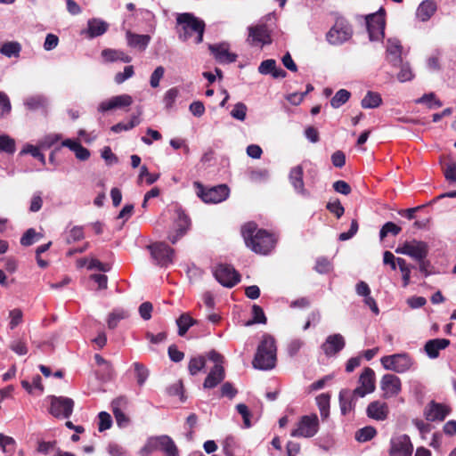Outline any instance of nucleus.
<instances>
[{
	"label": "nucleus",
	"mask_w": 456,
	"mask_h": 456,
	"mask_svg": "<svg viewBox=\"0 0 456 456\" xmlns=\"http://www.w3.org/2000/svg\"><path fill=\"white\" fill-rule=\"evenodd\" d=\"M436 11V3L432 0H425L419 5L416 16L419 20L427 21L434 15Z\"/></svg>",
	"instance_id": "33"
},
{
	"label": "nucleus",
	"mask_w": 456,
	"mask_h": 456,
	"mask_svg": "<svg viewBox=\"0 0 456 456\" xmlns=\"http://www.w3.org/2000/svg\"><path fill=\"white\" fill-rule=\"evenodd\" d=\"M109 28L107 22L100 19H91L87 22V28L86 34L88 38H94L103 35Z\"/></svg>",
	"instance_id": "31"
},
{
	"label": "nucleus",
	"mask_w": 456,
	"mask_h": 456,
	"mask_svg": "<svg viewBox=\"0 0 456 456\" xmlns=\"http://www.w3.org/2000/svg\"><path fill=\"white\" fill-rule=\"evenodd\" d=\"M381 95L377 92L368 91L361 102L363 109H375L381 105Z\"/></svg>",
	"instance_id": "36"
},
{
	"label": "nucleus",
	"mask_w": 456,
	"mask_h": 456,
	"mask_svg": "<svg viewBox=\"0 0 456 456\" xmlns=\"http://www.w3.org/2000/svg\"><path fill=\"white\" fill-rule=\"evenodd\" d=\"M42 235L36 232L35 229L29 228L20 238V244L25 247H28L38 240Z\"/></svg>",
	"instance_id": "48"
},
{
	"label": "nucleus",
	"mask_w": 456,
	"mask_h": 456,
	"mask_svg": "<svg viewBox=\"0 0 456 456\" xmlns=\"http://www.w3.org/2000/svg\"><path fill=\"white\" fill-rule=\"evenodd\" d=\"M163 452L166 456H178V450L168 436L150 437L140 450L141 456H149L153 452Z\"/></svg>",
	"instance_id": "4"
},
{
	"label": "nucleus",
	"mask_w": 456,
	"mask_h": 456,
	"mask_svg": "<svg viewBox=\"0 0 456 456\" xmlns=\"http://www.w3.org/2000/svg\"><path fill=\"white\" fill-rule=\"evenodd\" d=\"M74 402L68 397H51V405L49 411L55 418H69L73 411Z\"/></svg>",
	"instance_id": "15"
},
{
	"label": "nucleus",
	"mask_w": 456,
	"mask_h": 456,
	"mask_svg": "<svg viewBox=\"0 0 456 456\" xmlns=\"http://www.w3.org/2000/svg\"><path fill=\"white\" fill-rule=\"evenodd\" d=\"M206 366V358L203 355L193 357L190 360L188 364V370L191 375H197Z\"/></svg>",
	"instance_id": "40"
},
{
	"label": "nucleus",
	"mask_w": 456,
	"mask_h": 456,
	"mask_svg": "<svg viewBox=\"0 0 456 456\" xmlns=\"http://www.w3.org/2000/svg\"><path fill=\"white\" fill-rule=\"evenodd\" d=\"M449 345L450 340L447 338H435L427 341L424 349L429 358L436 359L439 356V351L445 349Z\"/></svg>",
	"instance_id": "27"
},
{
	"label": "nucleus",
	"mask_w": 456,
	"mask_h": 456,
	"mask_svg": "<svg viewBox=\"0 0 456 456\" xmlns=\"http://www.w3.org/2000/svg\"><path fill=\"white\" fill-rule=\"evenodd\" d=\"M258 72L262 75H272L273 78H284L287 76V72L277 67L276 61L273 59L263 61L258 66Z\"/></svg>",
	"instance_id": "25"
},
{
	"label": "nucleus",
	"mask_w": 456,
	"mask_h": 456,
	"mask_svg": "<svg viewBox=\"0 0 456 456\" xmlns=\"http://www.w3.org/2000/svg\"><path fill=\"white\" fill-rule=\"evenodd\" d=\"M216 279L224 287L232 288L240 281V274L230 265H218L214 272Z\"/></svg>",
	"instance_id": "14"
},
{
	"label": "nucleus",
	"mask_w": 456,
	"mask_h": 456,
	"mask_svg": "<svg viewBox=\"0 0 456 456\" xmlns=\"http://www.w3.org/2000/svg\"><path fill=\"white\" fill-rule=\"evenodd\" d=\"M128 316V314L126 311L124 310H114L112 313L110 314L108 317V327L110 329H114L117 327L119 321L126 318Z\"/></svg>",
	"instance_id": "49"
},
{
	"label": "nucleus",
	"mask_w": 456,
	"mask_h": 456,
	"mask_svg": "<svg viewBox=\"0 0 456 456\" xmlns=\"http://www.w3.org/2000/svg\"><path fill=\"white\" fill-rule=\"evenodd\" d=\"M321 417L322 420L326 419L330 415V395L328 393H322L316 397Z\"/></svg>",
	"instance_id": "37"
},
{
	"label": "nucleus",
	"mask_w": 456,
	"mask_h": 456,
	"mask_svg": "<svg viewBox=\"0 0 456 456\" xmlns=\"http://www.w3.org/2000/svg\"><path fill=\"white\" fill-rule=\"evenodd\" d=\"M140 122H141V120H140L139 117L134 115L131 118L130 121H128L127 123L120 122V123H118V124L114 125L113 126H111V131H113L114 133L128 131V130H131L132 128L135 127L136 126H138L140 124Z\"/></svg>",
	"instance_id": "44"
},
{
	"label": "nucleus",
	"mask_w": 456,
	"mask_h": 456,
	"mask_svg": "<svg viewBox=\"0 0 456 456\" xmlns=\"http://www.w3.org/2000/svg\"><path fill=\"white\" fill-rule=\"evenodd\" d=\"M385 10L380 8L376 13L366 17L367 30L370 41H379L384 37Z\"/></svg>",
	"instance_id": "8"
},
{
	"label": "nucleus",
	"mask_w": 456,
	"mask_h": 456,
	"mask_svg": "<svg viewBox=\"0 0 456 456\" xmlns=\"http://www.w3.org/2000/svg\"><path fill=\"white\" fill-rule=\"evenodd\" d=\"M391 456H411L413 445L407 435L398 436L391 439Z\"/></svg>",
	"instance_id": "17"
},
{
	"label": "nucleus",
	"mask_w": 456,
	"mask_h": 456,
	"mask_svg": "<svg viewBox=\"0 0 456 456\" xmlns=\"http://www.w3.org/2000/svg\"><path fill=\"white\" fill-rule=\"evenodd\" d=\"M205 28L204 20L191 12H183L176 15L175 30L178 38L183 42L188 41L195 34L194 42L200 44L203 41Z\"/></svg>",
	"instance_id": "2"
},
{
	"label": "nucleus",
	"mask_w": 456,
	"mask_h": 456,
	"mask_svg": "<svg viewBox=\"0 0 456 456\" xmlns=\"http://www.w3.org/2000/svg\"><path fill=\"white\" fill-rule=\"evenodd\" d=\"M133 366L134 369L137 384L142 387L149 377V370L143 364L140 362H134Z\"/></svg>",
	"instance_id": "46"
},
{
	"label": "nucleus",
	"mask_w": 456,
	"mask_h": 456,
	"mask_svg": "<svg viewBox=\"0 0 456 456\" xmlns=\"http://www.w3.org/2000/svg\"><path fill=\"white\" fill-rule=\"evenodd\" d=\"M402 45L397 38H389L387 40V53L388 61L397 66L402 63Z\"/></svg>",
	"instance_id": "26"
},
{
	"label": "nucleus",
	"mask_w": 456,
	"mask_h": 456,
	"mask_svg": "<svg viewBox=\"0 0 456 456\" xmlns=\"http://www.w3.org/2000/svg\"><path fill=\"white\" fill-rule=\"evenodd\" d=\"M351 94L346 89L338 90L330 100V105L334 109H338L345 104L350 98Z\"/></svg>",
	"instance_id": "41"
},
{
	"label": "nucleus",
	"mask_w": 456,
	"mask_h": 456,
	"mask_svg": "<svg viewBox=\"0 0 456 456\" xmlns=\"http://www.w3.org/2000/svg\"><path fill=\"white\" fill-rule=\"evenodd\" d=\"M269 177V172L266 169H253L248 172V178L253 183L265 182Z\"/></svg>",
	"instance_id": "53"
},
{
	"label": "nucleus",
	"mask_w": 456,
	"mask_h": 456,
	"mask_svg": "<svg viewBox=\"0 0 456 456\" xmlns=\"http://www.w3.org/2000/svg\"><path fill=\"white\" fill-rule=\"evenodd\" d=\"M384 398H391L399 395L402 390L401 379L394 374H385L380 381Z\"/></svg>",
	"instance_id": "18"
},
{
	"label": "nucleus",
	"mask_w": 456,
	"mask_h": 456,
	"mask_svg": "<svg viewBox=\"0 0 456 456\" xmlns=\"http://www.w3.org/2000/svg\"><path fill=\"white\" fill-rule=\"evenodd\" d=\"M326 208L330 213L334 214L337 218H340L345 212V208L338 200L328 202Z\"/></svg>",
	"instance_id": "60"
},
{
	"label": "nucleus",
	"mask_w": 456,
	"mask_h": 456,
	"mask_svg": "<svg viewBox=\"0 0 456 456\" xmlns=\"http://www.w3.org/2000/svg\"><path fill=\"white\" fill-rule=\"evenodd\" d=\"M208 49L219 63H232L237 60V54L229 51V45L227 43L209 45Z\"/></svg>",
	"instance_id": "19"
},
{
	"label": "nucleus",
	"mask_w": 456,
	"mask_h": 456,
	"mask_svg": "<svg viewBox=\"0 0 456 456\" xmlns=\"http://www.w3.org/2000/svg\"><path fill=\"white\" fill-rule=\"evenodd\" d=\"M429 248L427 242L418 240L405 241L395 249L398 254L411 256L414 260H423L428 255Z\"/></svg>",
	"instance_id": "9"
},
{
	"label": "nucleus",
	"mask_w": 456,
	"mask_h": 456,
	"mask_svg": "<svg viewBox=\"0 0 456 456\" xmlns=\"http://www.w3.org/2000/svg\"><path fill=\"white\" fill-rule=\"evenodd\" d=\"M102 56L110 62L120 61L128 63L132 61V58L121 50L105 49L102 52Z\"/></svg>",
	"instance_id": "34"
},
{
	"label": "nucleus",
	"mask_w": 456,
	"mask_h": 456,
	"mask_svg": "<svg viewBox=\"0 0 456 456\" xmlns=\"http://www.w3.org/2000/svg\"><path fill=\"white\" fill-rule=\"evenodd\" d=\"M252 314H253V320L251 322H249L248 324H252V323L265 324L266 323L267 319L265 317V314L262 307H260L259 305H253Z\"/></svg>",
	"instance_id": "56"
},
{
	"label": "nucleus",
	"mask_w": 456,
	"mask_h": 456,
	"mask_svg": "<svg viewBox=\"0 0 456 456\" xmlns=\"http://www.w3.org/2000/svg\"><path fill=\"white\" fill-rule=\"evenodd\" d=\"M148 248L157 265L167 267L173 263L175 250L165 242L153 243Z\"/></svg>",
	"instance_id": "12"
},
{
	"label": "nucleus",
	"mask_w": 456,
	"mask_h": 456,
	"mask_svg": "<svg viewBox=\"0 0 456 456\" xmlns=\"http://www.w3.org/2000/svg\"><path fill=\"white\" fill-rule=\"evenodd\" d=\"M126 38L128 46L132 48H137L140 51H144L151 41L149 35H139L127 30L126 33Z\"/></svg>",
	"instance_id": "30"
},
{
	"label": "nucleus",
	"mask_w": 456,
	"mask_h": 456,
	"mask_svg": "<svg viewBox=\"0 0 456 456\" xmlns=\"http://www.w3.org/2000/svg\"><path fill=\"white\" fill-rule=\"evenodd\" d=\"M367 415L376 420H384L388 415V406L386 403L374 401L368 405Z\"/></svg>",
	"instance_id": "29"
},
{
	"label": "nucleus",
	"mask_w": 456,
	"mask_h": 456,
	"mask_svg": "<svg viewBox=\"0 0 456 456\" xmlns=\"http://www.w3.org/2000/svg\"><path fill=\"white\" fill-rule=\"evenodd\" d=\"M241 235L246 246L256 254L267 255L275 246L273 235L264 229H258L254 222H248L241 227Z\"/></svg>",
	"instance_id": "1"
},
{
	"label": "nucleus",
	"mask_w": 456,
	"mask_h": 456,
	"mask_svg": "<svg viewBox=\"0 0 456 456\" xmlns=\"http://www.w3.org/2000/svg\"><path fill=\"white\" fill-rule=\"evenodd\" d=\"M320 428L318 416L315 413L300 417L295 428L290 432L293 437L311 438L314 436Z\"/></svg>",
	"instance_id": "5"
},
{
	"label": "nucleus",
	"mask_w": 456,
	"mask_h": 456,
	"mask_svg": "<svg viewBox=\"0 0 456 456\" xmlns=\"http://www.w3.org/2000/svg\"><path fill=\"white\" fill-rule=\"evenodd\" d=\"M126 403V398L120 397L115 399L111 403L116 422L119 427H126L129 423V419L121 409V407L125 406Z\"/></svg>",
	"instance_id": "32"
},
{
	"label": "nucleus",
	"mask_w": 456,
	"mask_h": 456,
	"mask_svg": "<svg viewBox=\"0 0 456 456\" xmlns=\"http://www.w3.org/2000/svg\"><path fill=\"white\" fill-rule=\"evenodd\" d=\"M98 418H99L98 429L100 432H103L111 427L112 419L109 413H107L105 411H102L99 413Z\"/></svg>",
	"instance_id": "59"
},
{
	"label": "nucleus",
	"mask_w": 456,
	"mask_h": 456,
	"mask_svg": "<svg viewBox=\"0 0 456 456\" xmlns=\"http://www.w3.org/2000/svg\"><path fill=\"white\" fill-rule=\"evenodd\" d=\"M303 175V167L296 166L290 169L289 179L297 193L306 198L310 196V192L305 188Z\"/></svg>",
	"instance_id": "23"
},
{
	"label": "nucleus",
	"mask_w": 456,
	"mask_h": 456,
	"mask_svg": "<svg viewBox=\"0 0 456 456\" xmlns=\"http://www.w3.org/2000/svg\"><path fill=\"white\" fill-rule=\"evenodd\" d=\"M353 34L351 26L343 19L337 20L334 26L326 35L327 41L331 45H341L347 41Z\"/></svg>",
	"instance_id": "10"
},
{
	"label": "nucleus",
	"mask_w": 456,
	"mask_h": 456,
	"mask_svg": "<svg viewBox=\"0 0 456 456\" xmlns=\"http://www.w3.org/2000/svg\"><path fill=\"white\" fill-rule=\"evenodd\" d=\"M20 153L31 154L34 158L37 159L41 163H45V155L40 151L39 148L37 146L27 144Z\"/></svg>",
	"instance_id": "55"
},
{
	"label": "nucleus",
	"mask_w": 456,
	"mask_h": 456,
	"mask_svg": "<svg viewBox=\"0 0 456 456\" xmlns=\"http://www.w3.org/2000/svg\"><path fill=\"white\" fill-rule=\"evenodd\" d=\"M450 412L447 405L431 401L425 409V417L428 421H443Z\"/></svg>",
	"instance_id": "21"
},
{
	"label": "nucleus",
	"mask_w": 456,
	"mask_h": 456,
	"mask_svg": "<svg viewBox=\"0 0 456 456\" xmlns=\"http://www.w3.org/2000/svg\"><path fill=\"white\" fill-rule=\"evenodd\" d=\"M377 434L376 429L373 427L367 426L359 429L355 433V439L359 442H367L371 440Z\"/></svg>",
	"instance_id": "47"
},
{
	"label": "nucleus",
	"mask_w": 456,
	"mask_h": 456,
	"mask_svg": "<svg viewBox=\"0 0 456 456\" xmlns=\"http://www.w3.org/2000/svg\"><path fill=\"white\" fill-rule=\"evenodd\" d=\"M359 386L354 389V394L359 397H364L366 395L375 390V372L370 367L364 368L358 380Z\"/></svg>",
	"instance_id": "16"
},
{
	"label": "nucleus",
	"mask_w": 456,
	"mask_h": 456,
	"mask_svg": "<svg viewBox=\"0 0 456 456\" xmlns=\"http://www.w3.org/2000/svg\"><path fill=\"white\" fill-rule=\"evenodd\" d=\"M345 346L346 340L344 337L341 334L337 333L328 336L321 348L326 356L330 357L338 354Z\"/></svg>",
	"instance_id": "20"
},
{
	"label": "nucleus",
	"mask_w": 456,
	"mask_h": 456,
	"mask_svg": "<svg viewBox=\"0 0 456 456\" xmlns=\"http://www.w3.org/2000/svg\"><path fill=\"white\" fill-rule=\"evenodd\" d=\"M25 106L30 110H45L47 107V100L42 95L31 96L26 99Z\"/></svg>",
	"instance_id": "39"
},
{
	"label": "nucleus",
	"mask_w": 456,
	"mask_h": 456,
	"mask_svg": "<svg viewBox=\"0 0 456 456\" xmlns=\"http://www.w3.org/2000/svg\"><path fill=\"white\" fill-rule=\"evenodd\" d=\"M415 102L426 104L429 109L440 108L443 105L442 102L436 98L434 93L424 94L417 99Z\"/></svg>",
	"instance_id": "42"
},
{
	"label": "nucleus",
	"mask_w": 456,
	"mask_h": 456,
	"mask_svg": "<svg viewBox=\"0 0 456 456\" xmlns=\"http://www.w3.org/2000/svg\"><path fill=\"white\" fill-rule=\"evenodd\" d=\"M402 231V228L395 224L393 222H387L386 223L382 228L379 231V238L380 240H384L388 233L393 234L394 236H396L400 233Z\"/></svg>",
	"instance_id": "50"
},
{
	"label": "nucleus",
	"mask_w": 456,
	"mask_h": 456,
	"mask_svg": "<svg viewBox=\"0 0 456 456\" xmlns=\"http://www.w3.org/2000/svg\"><path fill=\"white\" fill-rule=\"evenodd\" d=\"M197 322V320L193 319L188 313L182 314L176 320L178 335L183 337L189 329L195 325Z\"/></svg>",
	"instance_id": "35"
},
{
	"label": "nucleus",
	"mask_w": 456,
	"mask_h": 456,
	"mask_svg": "<svg viewBox=\"0 0 456 456\" xmlns=\"http://www.w3.org/2000/svg\"><path fill=\"white\" fill-rule=\"evenodd\" d=\"M9 328L11 330L15 329L18 325L22 322L23 314L19 308L12 309L9 312Z\"/></svg>",
	"instance_id": "52"
},
{
	"label": "nucleus",
	"mask_w": 456,
	"mask_h": 456,
	"mask_svg": "<svg viewBox=\"0 0 456 456\" xmlns=\"http://www.w3.org/2000/svg\"><path fill=\"white\" fill-rule=\"evenodd\" d=\"M179 94V91L176 87L170 88L167 90L164 95L163 102L165 103V107L167 110H170Z\"/></svg>",
	"instance_id": "54"
},
{
	"label": "nucleus",
	"mask_w": 456,
	"mask_h": 456,
	"mask_svg": "<svg viewBox=\"0 0 456 456\" xmlns=\"http://www.w3.org/2000/svg\"><path fill=\"white\" fill-rule=\"evenodd\" d=\"M225 379V370L223 365L213 366L207 375L203 387L205 389H212L221 384Z\"/></svg>",
	"instance_id": "24"
},
{
	"label": "nucleus",
	"mask_w": 456,
	"mask_h": 456,
	"mask_svg": "<svg viewBox=\"0 0 456 456\" xmlns=\"http://www.w3.org/2000/svg\"><path fill=\"white\" fill-rule=\"evenodd\" d=\"M62 138L61 134H49L40 141V147L49 149Z\"/></svg>",
	"instance_id": "58"
},
{
	"label": "nucleus",
	"mask_w": 456,
	"mask_h": 456,
	"mask_svg": "<svg viewBox=\"0 0 456 456\" xmlns=\"http://www.w3.org/2000/svg\"><path fill=\"white\" fill-rule=\"evenodd\" d=\"M0 447L4 453L12 455L15 452L16 442L12 437L0 434Z\"/></svg>",
	"instance_id": "45"
},
{
	"label": "nucleus",
	"mask_w": 456,
	"mask_h": 456,
	"mask_svg": "<svg viewBox=\"0 0 456 456\" xmlns=\"http://www.w3.org/2000/svg\"><path fill=\"white\" fill-rule=\"evenodd\" d=\"M380 362L386 370L397 373L408 371L414 363L413 359L407 353L386 355L380 359Z\"/></svg>",
	"instance_id": "7"
},
{
	"label": "nucleus",
	"mask_w": 456,
	"mask_h": 456,
	"mask_svg": "<svg viewBox=\"0 0 456 456\" xmlns=\"http://www.w3.org/2000/svg\"><path fill=\"white\" fill-rule=\"evenodd\" d=\"M193 185L196 188L197 196L206 203H219L229 196L230 191L225 184H220L209 189H206L200 182H194Z\"/></svg>",
	"instance_id": "6"
},
{
	"label": "nucleus",
	"mask_w": 456,
	"mask_h": 456,
	"mask_svg": "<svg viewBox=\"0 0 456 456\" xmlns=\"http://www.w3.org/2000/svg\"><path fill=\"white\" fill-rule=\"evenodd\" d=\"M21 51V45L19 42L10 41L5 42L0 48V53L6 57H19Z\"/></svg>",
	"instance_id": "38"
},
{
	"label": "nucleus",
	"mask_w": 456,
	"mask_h": 456,
	"mask_svg": "<svg viewBox=\"0 0 456 456\" xmlns=\"http://www.w3.org/2000/svg\"><path fill=\"white\" fill-rule=\"evenodd\" d=\"M134 74L133 66H126L123 72H118L115 75L114 80L117 84L120 85L126 79L132 77Z\"/></svg>",
	"instance_id": "63"
},
{
	"label": "nucleus",
	"mask_w": 456,
	"mask_h": 456,
	"mask_svg": "<svg viewBox=\"0 0 456 456\" xmlns=\"http://www.w3.org/2000/svg\"><path fill=\"white\" fill-rule=\"evenodd\" d=\"M15 151V141L7 134H0V152L12 154Z\"/></svg>",
	"instance_id": "43"
},
{
	"label": "nucleus",
	"mask_w": 456,
	"mask_h": 456,
	"mask_svg": "<svg viewBox=\"0 0 456 456\" xmlns=\"http://www.w3.org/2000/svg\"><path fill=\"white\" fill-rule=\"evenodd\" d=\"M133 103V98L129 94H121L103 101L99 104L98 110L106 112L114 109L128 107Z\"/></svg>",
	"instance_id": "22"
},
{
	"label": "nucleus",
	"mask_w": 456,
	"mask_h": 456,
	"mask_svg": "<svg viewBox=\"0 0 456 456\" xmlns=\"http://www.w3.org/2000/svg\"><path fill=\"white\" fill-rule=\"evenodd\" d=\"M176 219L174 224V229L168 234V240L175 244L183 236L186 234L191 227V219L181 208H177Z\"/></svg>",
	"instance_id": "13"
},
{
	"label": "nucleus",
	"mask_w": 456,
	"mask_h": 456,
	"mask_svg": "<svg viewBox=\"0 0 456 456\" xmlns=\"http://www.w3.org/2000/svg\"><path fill=\"white\" fill-rule=\"evenodd\" d=\"M11 110L12 106L8 96L0 91V118L9 114Z\"/></svg>",
	"instance_id": "62"
},
{
	"label": "nucleus",
	"mask_w": 456,
	"mask_h": 456,
	"mask_svg": "<svg viewBox=\"0 0 456 456\" xmlns=\"http://www.w3.org/2000/svg\"><path fill=\"white\" fill-rule=\"evenodd\" d=\"M85 237L84 228L82 226H74L72 227L68 235L66 237V241L68 244H71L76 241H79L83 240Z\"/></svg>",
	"instance_id": "51"
},
{
	"label": "nucleus",
	"mask_w": 456,
	"mask_h": 456,
	"mask_svg": "<svg viewBox=\"0 0 456 456\" xmlns=\"http://www.w3.org/2000/svg\"><path fill=\"white\" fill-rule=\"evenodd\" d=\"M276 345L275 339L269 334H265L257 346L252 364L258 370H268L276 364Z\"/></svg>",
	"instance_id": "3"
},
{
	"label": "nucleus",
	"mask_w": 456,
	"mask_h": 456,
	"mask_svg": "<svg viewBox=\"0 0 456 456\" xmlns=\"http://www.w3.org/2000/svg\"><path fill=\"white\" fill-rule=\"evenodd\" d=\"M10 348L19 355H24L28 353L27 344L22 338L12 341Z\"/></svg>",
	"instance_id": "64"
},
{
	"label": "nucleus",
	"mask_w": 456,
	"mask_h": 456,
	"mask_svg": "<svg viewBox=\"0 0 456 456\" xmlns=\"http://www.w3.org/2000/svg\"><path fill=\"white\" fill-rule=\"evenodd\" d=\"M332 268V265L326 257H319L315 263V271L319 273H327Z\"/></svg>",
	"instance_id": "61"
},
{
	"label": "nucleus",
	"mask_w": 456,
	"mask_h": 456,
	"mask_svg": "<svg viewBox=\"0 0 456 456\" xmlns=\"http://www.w3.org/2000/svg\"><path fill=\"white\" fill-rule=\"evenodd\" d=\"M273 14L265 16L258 24L248 27V37L254 43H259L262 45H270L272 43V28L266 24L267 20H270Z\"/></svg>",
	"instance_id": "11"
},
{
	"label": "nucleus",
	"mask_w": 456,
	"mask_h": 456,
	"mask_svg": "<svg viewBox=\"0 0 456 456\" xmlns=\"http://www.w3.org/2000/svg\"><path fill=\"white\" fill-rule=\"evenodd\" d=\"M358 397L354 394V390L342 389L339 392V406L343 415H346L354 409V400Z\"/></svg>",
	"instance_id": "28"
},
{
	"label": "nucleus",
	"mask_w": 456,
	"mask_h": 456,
	"mask_svg": "<svg viewBox=\"0 0 456 456\" xmlns=\"http://www.w3.org/2000/svg\"><path fill=\"white\" fill-rule=\"evenodd\" d=\"M247 106L242 102H238L234 105L231 111V116L240 121H243L246 118Z\"/></svg>",
	"instance_id": "57"
}]
</instances>
